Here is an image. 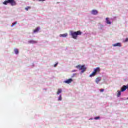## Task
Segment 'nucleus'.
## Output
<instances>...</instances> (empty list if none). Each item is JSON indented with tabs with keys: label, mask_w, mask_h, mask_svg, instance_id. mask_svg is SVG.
I'll return each mask as SVG.
<instances>
[{
	"label": "nucleus",
	"mask_w": 128,
	"mask_h": 128,
	"mask_svg": "<svg viewBox=\"0 0 128 128\" xmlns=\"http://www.w3.org/2000/svg\"><path fill=\"white\" fill-rule=\"evenodd\" d=\"M8 4H10L12 6H16V2L14 0H6L3 2V4L6 6Z\"/></svg>",
	"instance_id": "f03ea898"
},
{
	"label": "nucleus",
	"mask_w": 128,
	"mask_h": 128,
	"mask_svg": "<svg viewBox=\"0 0 128 128\" xmlns=\"http://www.w3.org/2000/svg\"><path fill=\"white\" fill-rule=\"evenodd\" d=\"M30 6H27L26 8H25V10H30Z\"/></svg>",
	"instance_id": "f3484780"
},
{
	"label": "nucleus",
	"mask_w": 128,
	"mask_h": 128,
	"mask_svg": "<svg viewBox=\"0 0 128 128\" xmlns=\"http://www.w3.org/2000/svg\"><path fill=\"white\" fill-rule=\"evenodd\" d=\"M38 30H40V28L37 27L35 30H34V33L38 32Z\"/></svg>",
	"instance_id": "ddd939ff"
},
{
	"label": "nucleus",
	"mask_w": 128,
	"mask_h": 128,
	"mask_svg": "<svg viewBox=\"0 0 128 128\" xmlns=\"http://www.w3.org/2000/svg\"><path fill=\"white\" fill-rule=\"evenodd\" d=\"M101 80H102V78L98 77V78H96V82L97 84H98V82H100Z\"/></svg>",
	"instance_id": "6e6552de"
},
{
	"label": "nucleus",
	"mask_w": 128,
	"mask_h": 128,
	"mask_svg": "<svg viewBox=\"0 0 128 128\" xmlns=\"http://www.w3.org/2000/svg\"><path fill=\"white\" fill-rule=\"evenodd\" d=\"M14 52L16 54H18V49L15 48L14 50Z\"/></svg>",
	"instance_id": "2eb2a0df"
},
{
	"label": "nucleus",
	"mask_w": 128,
	"mask_h": 128,
	"mask_svg": "<svg viewBox=\"0 0 128 128\" xmlns=\"http://www.w3.org/2000/svg\"><path fill=\"white\" fill-rule=\"evenodd\" d=\"M56 66H58V63L54 65V66L56 67Z\"/></svg>",
	"instance_id": "5701e85b"
},
{
	"label": "nucleus",
	"mask_w": 128,
	"mask_h": 128,
	"mask_svg": "<svg viewBox=\"0 0 128 128\" xmlns=\"http://www.w3.org/2000/svg\"><path fill=\"white\" fill-rule=\"evenodd\" d=\"M126 88H128V85L126 86H123L122 88H121V92H124L126 90Z\"/></svg>",
	"instance_id": "423d86ee"
},
{
	"label": "nucleus",
	"mask_w": 128,
	"mask_h": 128,
	"mask_svg": "<svg viewBox=\"0 0 128 128\" xmlns=\"http://www.w3.org/2000/svg\"><path fill=\"white\" fill-rule=\"evenodd\" d=\"M96 120H99L100 116H97L94 118Z\"/></svg>",
	"instance_id": "4be33fe9"
},
{
	"label": "nucleus",
	"mask_w": 128,
	"mask_h": 128,
	"mask_svg": "<svg viewBox=\"0 0 128 128\" xmlns=\"http://www.w3.org/2000/svg\"><path fill=\"white\" fill-rule=\"evenodd\" d=\"M70 34L72 38H74V40H76L78 38V36H80V34H82V32L80 30L75 32H71Z\"/></svg>",
	"instance_id": "f257e3e1"
},
{
	"label": "nucleus",
	"mask_w": 128,
	"mask_h": 128,
	"mask_svg": "<svg viewBox=\"0 0 128 128\" xmlns=\"http://www.w3.org/2000/svg\"><path fill=\"white\" fill-rule=\"evenodd\" d=\"M58 100H62V95H60L58 98Z\"/></svg>",
	"instance_id": "a211bd4d"
},
{
	"label": "nucleus",
	"mask_w": 128,
	"mask_h": 128,
	"mask_svg": "<svg viewBox=\"0 0 128 128\" xmlns=\"http://www.w3.org/2000/svg\"><path fill=\"white\" fill-rule=\"evenodd\" d=\"M60 36H62L63 38H66V36H68V34H60Z\"/></svg>",
	"instance_id": "4468645a"
},
{
	"label": "nucleus",
	"mask_w": 128,
	"mask_h": 128,
	"mask_svg": "<svg viewBox=\"0 0 128 128\" xmlns=\"http://www.w3.org/2000/svg\"><path fill=\"white\" fill-rule=\"evenodd\" d=\"M106 22L108 24H112V22L110 21V20L108 19V18H106Z\"/></svg>",
	"instance_id": "9b49d317"
},
{
	"label": "nucleus",
	"mask_w": 128,
	"mask_h": 128,
	"mask_svg": "<svg viewBox=\"0 0 128 128\" xmlns=\"http://www.w3.org/2000/svg\"><path fill=\"white\" fill-rule=\"evenodd\" d=\"M28 42V44H36L38 42L34 40H30Z\"/></svg>",
	"instance_id": "1a4fd4ad"
},
{
	"label": "nucleus",
	"mask_w": 128,
	"mask_h": 128,
	"mask_svg": "<svg viewBox=\"0 0 128 128\" xmlns=\"http://www.w3.org/2000/svg\"><path fill=\"white\" fill-rule=\"evenodd\" d=\"M73 72H76V70H73Z\"/></svg>",
	"instance_id": "b1692460"
},
{
	"label": "nucleus",
	"mask_w": 128,
	"mask_h": 128,
	"mask_svg": "<svg viewBox=\"0 0 128 128\" xmlns=\"http://www.w3.org/2000/svg\"><path fill=\"white\" fill-rule=\"evenodd\" d=\"M76 68H79L80 70H82V72H86V66L84 65L80 66L78 65L76 66Z\"/></svg>",
	"instance_id": "20e7f679"
},
{
	"label": "nucleus",
	"mask_w": 128,
	"mask_h": 128,
	"mask_svg": "<svg viewBox=\"0 0 128 128\" xmlns=\"http://www.w3.org/2000/svg\"><path fill=\"white\" fill-rule=\"evenodd\" d=\"M128 41V38H126V40H124V42H126Z\"/></svg>",
	"instance_id": "aec40b11"
},
{
	"label": "nucleus",
	"mask_w": 128,
	"mask_h": 128,
	"mask_svg": "<svg viewBox=\"0 0 128 128\" xmlns=\"http://www.w3.org/2000/svg\"><path fill=\"white\" fill-rule=\"evenodd\" d=\"M16 24H17L16 22H14L12 23V26H15Z\"/></svg>",
	"instance_id": "6ab92c4d"
},
{
	"label": "nucleus",
	"mask_w": 128,
	"mask_h": 128,
	"mask_svg": "<svg viewBox=\"0 0 128 128\" xmlns=\"http://www.w3.org/2000/svg\"><path fill=\"white\" fill-rule=\"evenodd\" d=\"M62 92V89H58V92H57V94H60Z\"/></svg>",
	"instance_id": "dca6fc26"
},
{
	"label": "nucleus",
	"mask_w": 128,
	"mask_h": 128,
	"mask_svg": "<svg viewBox=\"0 0 128 128\" xmlns=\"http://www.w3.org/2000/svg\"><path fill=\"white\" fill-rule=\"evenodd\" d=\"M113 46H122V44L120 42L116 43V44H113Z\"/></svg>",
	"instance_id": "9d476101"
},
{
	"label": "nucleus",
	"mask_w": 128,
	"mask_h": 128,
	"mask_svg": "<svg viewBox=\"0 0 128 128\" xmlns=\"http://www.w3.org/2000/svg\"><path fill=\"white\" fill-rule=\"evenodd\" d=\"M118 94H117V96L118 98H120V95L122 94V91L118 90Z\"/></svg>",
	"instance_id": "f8f14e48"
},
{
	"label": "nucleus",
	"mask_w": 128,
	"mask_h": 128,
	"mask_svg": "<svg viewBox=\"0 0 128 128\" xmlns=\"http://www.w3.org/2000/svg\"><path fill=\"white\" fill-rule=\"evenodd\" d=\"M74 80H72V78H69L66 80H65L64 82H65V84H71L72 82H73Z\"/></svg>",
	"instance_id": "39448f33"
},
{
	"label": "nucleus",
	"mask_w": 128,
	"mask_h": 128,
	"mask_svg": "<svg viewBox=\"0 0 128 128\" xmlns=\"http://www.w3.org/2000/svg\"><path fill=\"white\" fill-rule=\"evenodd\" d=\"M104 89H102H102L100 90V92H104Z\"/></svg>",
	"instance_id": "412c9836"
},
{
	"label": "nucleus",
	"mask_w": 128,
	"mask_h": 128,
	"mask_svg": "<svg viewBox=\"0 0 128 128\" xmlns=\"http://www.w3.org/2000/svg\"><path fill=\"white\" fill-rule=\"evenodd\" d=\"M98 14V10H92V14L96 16V15Z\"/></svg>",
	"instance_id": "0eeeda50"
},
{
	"label": "nucleus",
	"mask_w": 128,
	"mask_h": 128,
	"mask_svg": "<svg viewBox=\"0 0 128 128\" xmlns=\"http://www.w3.org/2000/svg\"><path fill=\"white\" fill-rule=\"evenodd\" d=\"M100 72V67H97L94 69V71L92 72V74L90 75V78H92V76H94L96 74L97 72Z\"/></svg>",
	"instance_id": "7ed1b4c3"
}]
</instances>
